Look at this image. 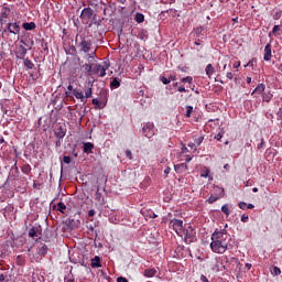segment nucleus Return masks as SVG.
Wrapping results in <instances>:
<instances>
[{"label":"nucleus","instance_id":"f257e3e1","mask_svg":"<svg viewBox=\"0 0 282 282\" xmlns=\"http://www.w3.org/2000/svg\"><path fill=\"white\" fill-rule=\"evenodd\" d=\"M230 239V236L228 232H226V229L220 231H215L212 235V242H210V249L213 252H216L217 254H224L226 250H228V240Z\"/></svg>","mask_w":282,"mask_h":282},{"label":"nucleus","instance_id":"f03ea898","mask_svg":"<svg viewBox=\"0 0 282 282\" xmlns=\"http://www.w3.org/2000/svg\"><path fill=\"white\" fill-rule=\"evenodd\" d=\"M2 34H14V36H19L21 34V22H7L4 26L2 25Z\"/></svg>","mask_w":282,"mask_h":282},{"label":"nucleus","instance_id":"7ed1b4c3","mask_svg":"<svg viewBox=\"0 0 282 282\" xmlns=\"http://www.w3.org/2000/svg\"><path fill=\"white\" fill-rule=\"evenodd\" d=\"M178 235H180V237H183V239L186 243H193V241H195L196 232H195V229H193V227L191 225L184 227L182 232Z\"/></svg>","mask_w":282,"mask_h":282},{"label":"nucleus","instance_id":"20e7f679","mask_svg":"<svg viewBox=\"0 0 282 282\" xmlns=\"http://www.w3.org/2000/svg\"><path fill=\"white\" fill-rule=\"evenodd\" d=\"M94 58H96V51H94L93 53H88L86 55L88 64L82 65L83 69H85V72H88V74L91 73V69H94V64L91 63Z\"/></svg>","mask_w":282,"mask_h":282},{"label":"nucleus","instance_id":"39448f33","mask_svg":"<svg viewBox=\"0 0 282 282\" xmlns=\"http://www.w3.org/2000/svg\"><path fill=\"white\" fill-rule=\"evenodd\" d=\"M142 131L145 138H153V135H155V124L148 122L143 126Z\"/></svg>","mask_w":282,"mask_h":282},{"label":"nucleus","instance_id":"423d86ee","mask_svg":"<svg viewBox=\"0 0 282 282\" xmlns=\"http://www.w3.org/2000/svg\"><path fill=\"white\" fill-rule=\"evenodd\" d=\"M170 226H172L176 234L182 235V231L184 230V221L180 219H172L170 221Z\"/></svg>","mask_w":282,"mask_h":282},{"label":"nucleus","instance_id":"0eeeda50","mask_svg":"<svg viewBox=\"0 0 282 282\" xmlns=\"http://www.w3.org/2000/svg\"><path fill=\"white\" fill-rule=\"evenodd\" d=\"M91 17H94V9L91 8H84L80 14L82 21H85L86 23H89L91 21Z\"/></svg>","mask_w":282,"mask_h":282},{"label":"nucleus","instance_id":"6e6552de","mask_svg":"<svg viewBox=\"0 0 282 282\" xmlns=\"http://www.w3.org/2000/svg\"><path fill=\"white\" fill-rule=\"evenodd\" d=\"M79 46H80V52H84V54H88L89 50H91V42L83 39L82 42L79 43Z\"/></svg>","mask_w":282,"mask_h":282},{"label":"nucleus","instance_id":"1a4fd4ad","mask_svg":"<svg viewBox=\"0 0 282 282\" xmlns=\"http://www.w3.org/2000/svg\"><path fill=\"white\" fill-rule=\"evenodd\" d=\"M263 61H272V44L268 43L264 47Z\"/></svg>","mask_w":282,"mask_h":282},{"label":"nucleus","instance_id":"9d476101","mask_svg":"<svg viewBox=\"0 0 282 282\" xmlns=\"http://www.w3.org/2000/svg\"><path fill=\"white\" fill-rule=\"evenodd\" d=\"M107 69H109V65L107 64L105 66L100 64L96 65V73L99 74L101 78H105V76H107Z\"/></svg>","mask_w":282,"mask_h":282},{"label":"nucleus","instance_id":"9b49d317","mask_svg":"<svg viewBox=\"0 0 282 282\" xmlns=\"http://www.w3.org/2000/svg\"><path fill=\"white\" fill-rule=\"evenodd\" d=\"M174 171L175 173L184 174L188 171V165H186V163L176 164L174 165Z\"/></svg>","mask_w":282,"mask_h":282},{"label":"nucleus","instance_id":"f8f14e48","mask_svg":"<svg viewBox=\"0 0 282 282\" xmlns=\"http://www.w3.org/2000/svg\"><path fill=\"white\" fill-rule=\"evenodd\" d=\"M8 17H10V8H4L1 12V19H0L1 28H3V25L8 23L6 20H3V19H8Z\"/></svg>","mask_w":282,"mask_h":282},{"label":"nucleus","instance_id":"ddd939ff","mask_svg":"<svg viewBox=\"0 0 282 282\" xmlns=\"http://www.w3.org/2000/svg\"><path fill=\"white\" fill-rule=\"evenodd\" d=\"M141 215H143L144 219H155V217H158L151 209H142Z\"/></svg>","mask_w":282,"mask_h":282},{"label":"nucleus","instance_id":"4468645a","mask_svg":"<svg viewBox=\"0 0 282 282\" xmlns=\"http://www.w3.org/2000/svg\"><path fill=\"white\" fill-rule=\"evenodd\" d=\"M73 96H75V98H77V100H80L85 105V94H83V90L75 88L73 90Z\"/></svg>","mask_w":282,"mask_h":282},{"label":"nucleus","instance_id":"2eb2a0df","mask_svg":"<svg viewBox=\"0 0 282 282\" xmlns=\"http://www.w3.org/2000/svg\"><path fill=\"white\" fill-rule=\"evenodd\" d=\"M155 274H158V270H155V268L145 269L143 272V276H147L148 279H152V276H155Z\"/></svg>","mask_w":282,"mask_h":282},{"label":"nucleus","instance_id":"dca6fc26","mask_svg":"<svg viewBox=\"0 0 282 282\" xmlns=\"http://www.w3.org/2000/svg\"><path fill=\"white\" fill-rule=\"evenodd\" d=\"M93 105L96 106L95 109H105V107H107V101L102 102V101L98 100V98H94Z\"/></svg>","mask_w":282,"mask_h":282},{"label":"nucleus","instance_id":"f3484780","mask_svg":"<svg viewBox=\"0 0 282 282\" xmlns=\"http://www.w3.org/2000/svg\"><path fill=\"white\" fill-rule=\"evenodd\" d=\"M265 91V84H259L254 90L251 93V96H254V94H263Z\"/></svg>","mask_w":282,"mask_h":282},{"label":"nucleus","instance_id":"a211bd4d","mask_svg":"<svg viewBox=\"0 0 282 282\" xmlns=\"http://www.w3.org/2000/svg\"><path fill=\"white\" fill-rule=\"evenodd\" d=\"M95 199L98 202L101 206H105L106 202L105 198H102V194L100 193L99 189L95 193Z\"/></svg>","mask_w":282,"mask_h":282},{"label":"nucleus","instance_id":"6ab92c4d","mask_svg":"<svg viewBox=\"0 0 282 282\" xmlns=\"http://www.w3.org/2000/svg\"><path fill=\"white\" fill-rule=\"evenodd\" d=\"M23 30L30 31V30H36V23L34 22H24L22 24Z\"/></svg>","mask_w":282,"mask_h":282},{"label":"nucleus","instance_id":"aec40b11","mask_svg":"<svg viewBox=\"0 0 282 282\" xmlns=\"http://www.w3.org/2000/svg\"><path fill=\"white\" fill-rule=\"evenodd\" d=\"M205 72L208 78H213V74H215V67L213 66V64H208L205 68Z\"/></svg>","mask_w":282,"mask_h":282},{"label":"nucleus","instance_id":"412c9836","mask_svg":"<svg viewBox=\"0 0 282 282\" xmlns=\"http://www.w3.org/2000/svg\"><path fill=\"white\" fill-rule=\"evenodd\" d=\"M94 151V143L86 142L84 143V153H91Z\"/></svg>","mask_w":282,"mask_h":282},{"label":"nucleus","instance_id":"4be33fe9","mask_svg":"<svg viewBox=\"0 0 282 282\" xmlns=\"http://www.w3.org/2000/svg\"><path fill=\"white\" fill-rule=\"evenodd\" d=\"M55 135H56V138H58V140H63L65 138V130H63V127H59L55 131Z\"/></svg>","mask_w":282,"mask_h":282},{"label":"nucleus","instance_id":"5701e85b","mask_svg":"<svg viewBox=\"0 0 282 282\" xmlns=\"http://www.w3.org/2000/svg\"><path fill=\"white\" fill-rule=\"evenodd\" d=\"M37 254H40V257H45V254H47V246L42 245L39 247Z\"/></svg>","mask_w":282,"mask_h":282},{"label":"nucleus","instance_id":"b1692460","mask_svg":"<svg viewBox=\"0 0 282 282\" xmlns=\"http://www.w3.org/2000/svg\"><path fill=\"white\" fill-rule=\"evenodd\" d=\"M272 97H273L272 91L269 90L268 93H264L262 95V100L263 102H270V100H272Z\"/></svg>","mask_w":282,"mask_h":282},{"label":"nucleus","instance_id":"393cba45","mask_svg":"<svg viewBox=\"0 0 282 282\" xmlns=\"http://www.w3.org/2000/svg\"><path fill=\"white\" fill-rule=\"evenodd\" d=\"M279 32H281V25H274L272 32L269 33V36H279Z\"/></svg>","mask_w":282,"mask_h":282},{"label":"nucleus","instance_id":"a878e982","mask_svg":"<svg viewBox=\"0 0 282 282\" xmlns=\"http://www.w3.org/2000/svg\"><path fill=\"white\" fill-rule=\"evenodd\" d=\"M194 32H195L197 39H200L202 36H204V28L203 26L196 28L194 30Z\"/></svg>","mask_w":282,"mask_h":282},{"label":"nucleus","instance_id":"bb28decb","mask_svg":"<svg viewBox=\"0 0 282 282\" xmlns=\"http://www.w3.org/2000/svg\"><path fill=\"white\" fill-rule=\"evenodd\" d=\"M76 279L74 278V274H72V270L69 271L68 274L65 275L64 282H74Z\"/></svg>","mask_w":282,"mask_h":282},{"label":"nucleus","instance_id":"cd10ccee","mask_svg":"<svg viewBox=\"0 0 282 282\" xmlns=\"http://www.w3.org/2000/svg\"><path fill=\"white\" fill-rule=\"evenodd\" d=\"M110 87H115V89H118V87H120V79L118 77H115L110 83Z\"/></svg>","mask_w":282,"mask_h":282},{"label":"nucleus","instance_id":"c85d7f7f","mask_svg":"<svg viewBox=\"0 0 282 282\" xmlns=\"http://www.w3.org/2000/svg\"><path fill=\"white\" fill-rule=\"evenodd\" d=\"M91 268H100V258L95 257V260L91 262Z\"/></svg>","mask_w":282,"mask_h":282},{"label":"nucleus","instance_id":"c756f323","mask_svg":"<svg viewBox=\"0 0 282 282\" xmlns=\"http://www.w3.org/2000/svg\"><path fill=\"white\" fill-rule=\"evenodd\" d=\"M24 66H26L28 69H34V63L30 59H24Z\"/></svg>","mask_w":282,"mask_h":282},{"label":"nucleus","instance_id":"7c9ffc66","mask_svg":"<svg viewBox=\"0 0 282 282\" xmlns=\"http://www.w3.org/2000/svg\"><path fill=\"white\" fill-rule=\"evenodd\" d=\"M135 21H137V23H144V14L137 13L135 14Z\"/></svg>","mask_w":282,"mask_h":282},{"label":"nucleus","instance_id":"2f4dec72","mask_svg":"<svg viewBox=\"0 0 282 282\" xmlns=\"http://www.w3.org/2000/svg\"><path fill=\"white\" fill-rule=\"evenodd\" d=\"M66 209H67V206L64 205L63 202H59V203L57 204V210H59V213H65Z\"/></svg>","mask_w":282,"mask_h":282},{"label":"nucleus","instance_id":"473e14b6","mask_svg":"<svg viewBox=\"0 0 282 282\" xmlns=\"http://www.w3.org/2000/svg\"><path fill=\"white\" fill-rule=\"evenodd\" d=\"M93 94H94V90H91V88H88V89L85 91V95H84L85 102H87V98H91Z\"/></svg>","mask_w":282,"mask_h":282},{"label":"nucleus","instance_id":"72a5a7b5","mask_svg":"<svg viewBox=\"0 0 282 282\" xmlns=\"http://www.w3.org/2000/svg\"><path fill=\"white\" fill-rule=\"evenodd\" d=\"M221 212H223L224 214H226L227 217H228V215H230V208L228 207L227 204L223 205Z\"/></svg>","mask_w":282,"mask_h":282},{"label":"nucleus","instance_id":"f704fd0d","mask_svg":"<svg viewBox=\"0 0 282 282\" xmlns=\"http://www.w3.org/2000/svg\"><path fill=\"white\" fill-rule=\"evenodd\" d=\"M210 170L205 167L204 171L200 173V177H209Z\"/></svg>","mask_w":282,"mask_h":282},{"label":"nucleus","instance_id":"c9c22d12","mask_svg":"<svg viewBox=\"0 0 282 282\" xmlns=\"http://www.w3.org/2000/svg\"><path fill=\"white\" fill-rule=\"evenodd\" d=\"M271 274H273V276H279V274H281V269L279 267H274Z\"/></svg>","mask_w":282,"mask_h":282},{"label":"nucleus","instance_id":"e433bc0d","mask_svg":"<svg viewBox=\"0 0 282 282\" xmlns=\"http://www.w3.org/2000/svg\"><path fill=\"white\" fill-rule=\"evenodd\" d=\"M202 142H204V135L196 138L194 141L196 147H199L202 144Z\"/></svg>","mask_w":282,"mask_h":282},{"label":"nucleus","instance_id":"4c0bfd02","mask_svg":"<svg viewBox=\"0 0 282 282\" xmlns=\"http://www.w3.org/2000/svg\"><path fill=\"white\" fill-rule=\"evenodd\" d=\"M181 80L182 83H188V85L193 84V77L191 76L183 77Z\"/></svg>","mask_w":282,"mask_h":282},{"label":"nucleus","instance_id":"58836bf2","mask_svg":"<svg viewBox=\"0 0 282 282\" xmlns=\"http://www.w3.org/2000/svg\"><path fill=\"white\" fill-rule=\"evenodd\" d=\"M191 113H193V106H186V118H191Z\"/></svg>","mask_w":282,"mask_h":282},{"label":"nucleus","instance_id":"ea45409f","mask_svg":"<svg viewBox=\"0 0 282 282\" xmlns=\"http://www.w3.org/2000/svg\"><path fill=\"white\" fill-rule=\"evenodd\" d=\"M67 90H68V91H66V96H67V97H72V91H74V86L68 85Z\"/></svg>","mask_w":282,"mask_h":282},{"label":"nucleus","instance_id":"a19ab883","mask_svg":"<svg viewBox=\"0 0 282 282\" xmlns=\"http://www.w3.org/2000/svg\"><path fill=\"white\" fill-rule=\"evenodd\" d=\"M238 206L241 210H246V208H248V204H246V202H240Z\"/></svg>","mask_w":282,"mask_h":282},{"label":"nucleus","instance_id":"79ce46f5","mask_svg":"<svg viewBox=\"0 0 282 282\" xmlns=\"http://www.w3.org/2000/svg\"><path fill=\"white\" fill-rule=\"evenodd\" d=\"M217 199H219V197H217V196H210V197L208 198V203H209V204H215V202H217Z\"/></svg>","mask_w":282,"mask_h":282},{"label":"nucleus","instance_id":"37998d69","mask_svg":"<svg viewBox=\"0 0 282 282\" xmlns=\"http://www.w3.org/2000/svg\"><path fill=\"white\" fill-rule=\"evenodd\" d=\"M63 162H64L65 164H70L72 158L65 155V156L63 158Z\"/></svg>","mask_w":282,"mask_h":282},{"label":"nucleus","instance_id":"c03bdc74","mask_svg":"<svg viewBox=\"0 0 282 282\" xmlns=\"http://www.w3.org/2000/svg\"><path fill=\"white\" fill-rule=\"evenodd\" d=\"M224 138V131L218 132V134L215 135V140H221Z\"/></svg>","mask_w":282,"mask_h":282},{"label":"nucleus","instance_id":"a18cd8bd","mask_svg":"<svg viewBox=\"0 0 282 282\" xmlns=\"http://www.w3.org/2000/svg\"><path fill=\"white\" fill-rule=\"evenodd\" d=\"M161 82L163 83V85H169L171 83V79L166 77H161Z\"/></svg>","mask_w":282,"mask_h":282},{"label":"nucleus","instance_id":"49530a36","mask_svg":"<svg viewBox=\"0 0 282 282\" xmlns=\"http://www.w3.org/2000/svg\"><path fill=\"white\" fill-rule=\"evenodd\" d=\"M240 219H241V221H242L243 224H247L249 217H248V215L243 214Z\"/></svg>","mask_w":282,"mask_h":282},{"label":"nucleus","instance_id":"de8ad7c7","mask_svg":"<svg viewBox=\"0 0 282 282\" xmlns=\"http://www.w3.org/2000/svg\"><path fill=\"white\" fill-rule=\"evenodd\" d=\"M126 155L127 158H129V160H133V154L131 153V150H127Z\"/></svg>","mask_w":282,"mask_h":282},{"label":"nucleus","instance_id":"09e8293b","mask_svg":"<svg viewBox=\"0 0 282 282\" xmlns=\"http://www.w3.org/2000/svg\"><path fill=\"white\" fill-rule=\"evenodd\" d=\"M226 77H227L229 80H232V78H235V74L228 72V73L226 74Z\"/></svg>","mask_w":282,"mask_h":282},{"label":"nucleus","instance_id":"8fccbe9b","mask_svg":"<svg viewBox=\"0 0 282 282\" xmlns=\"http://www.w3.org/2000/svg\"><path fill=\"white\" fill-rule=\"evenodd\" d=\"M29 237H36V231L34 229H31L29 231Z\"/></svg>","mask_w":282,"mask_h":282},{"label":"nucleus","instance_id":"3c124183","mask_svg":"<svg viewBox=\"0 0 282 282\" xmlns=\"http://www.w3.org/2000/svg\"><path fill=\"white\" fill-rule=\"evenodd\" d=\"M117 282H129V280H127V278L120 276L117 279Z\"/></svg>","mask_w":282,"mask_h":282},{"label":"nucleus","instance_id":"603ef678","mask_svg":"<svg viewBox=\"0 0 282 282\" xmlns=\"http://www.w3.org/2000/svg\"><path fill=\"white\" fill-rule=\"evenodd\" d=\"M94 215H96V210L95 209H90L88 212V217H94Z\"/></svg>","mask_w":282,"mask_h":282},{"label":"nucleus","instance_id":"864d4df0","mask_svg":"<svg viewBox=\"0 0 282 282\" xmlns=\"http://www.w3.org/2000/svg\"><path fill=\"white\" fill-rule=\"evenodd\" d=\"M188 147H191V149H194V151H197V144L196 143H189Z\"/></svg>","mask_w":282,"mask_h":282},{"label":"nucleus","instance_id":"5fc2aeb1","mask_svg":"<svg viewBox=\"0 0 282 282\" xmlns=\"http://www.w3.org/2000/svg\"><path fill=\"white\" fill-rule=\"evenodd\" d=\"M178 91H180L181 94H185L186 88H185L184 86H181V87H178Z\"/></svg>","mask_w":282,"mask_h":282},{"label":"nucleus","instance_id":"6e6d98bb","mask_svg":"<svg viewBox=\"0 0 282 282\" xmlns=\"http://www.w3.org/2000/svg\"><path fill=\"white\" fill-rule=\"evenodd\" d=\"M238 67H241V62H236V63L234 64V68H235V69H238Z\"/></svg>","mask_w":282,"mask_h":282},{"label":"nucleus","instance_id":"4d7b16f0","mask_svg":"<svg viewBox=\"0 0 282 282\" xmlns=\"http://www.w3.org/2000/svg\"><path fill=\"white\" fill-rule=\"evenodd\" d=\"M200 281L202 282H209L208 278H206V275H200Z\"/></svg>","mask_w":282,"mask_h":282},{"label":"nucleus","instance_id":"13d9d810","mask_svg":"<svg viewBox=\"0 0 282 282\" xmlns=\"http://www.w3.org/2000/svg\"><path fill=\"white\" fill-rule=\"evenodd\" d=\"M169 173H171V167L170 166L165 167L164 175H169Z\"/></svg>","mask_w":282,"mask_h":282},{"label":"nucleus","instance_id":"bf43d9fd","mask_svg":"<svg viewBox=\"0 0 282 282\" xmlns=\"http://www.w3.org/2000/svg\"><path fill=\"white\" fill-rule=\"evenodd\" d=\"M169 80H170V83H171V80H176L175 75H170Z\"/></svg>","mask_w":282,"mask_h":282},{"label":"nucleus","instance_id":"052dcab7","mask_svg":"<svg viewBox=\"0 0 282 282\" xmlns=\"http://www.w3.org/2000/svg\"><path fill=\"white\" fill-rule=\"evenodd\" d=\"M191 160H193V158H191V155H186L185 162H191Z\"/></svg>","mask_w":282,"mask_h":282},{"label":"nucleus","instance_id":"680f3d73","mask_svg":"<svg viewBox=\"0 0 282 282\" xmlns=\"http://www.w3.org/2000/svg\"><path fill=\"white\" fill-rule=\"evenodd\" d=\"M3 281H6V275L0 274V282H3Z\"/></svg>","mask_w":282,"mask_h":282},{"label":"nucleus","instance_id":"e2e57ef3","mask_svg":"<svg viewBox=\"0 0 282 282\" xmlns=\"http://www.w3.org/2000/svg\"><path fill=\"white\" fill-rule=\"evenodd\" d=\"M252 83V77H247V84L250 85Z\"/></svg>","mask_w":282,"mask_h":282},{"label":"nucleus","instance_id":"0e129e2a","mask_svg":"<svg viewBox=\"0 0 282 282\" xmlns=\"http://www.w3.org/2000/svg\"><path fill=\"white\" fill-rule=\"evenodd\" d=\"M22 54H28V48L22 47Z\"/></svg>","mask_w":282,"mask_h":282},{"label":"nucleus","instance_id":"69168bd1","mask_svg":"<svg viewBox=\"0 0 282 282\" xmlns=\"http://www.w3.org/2000/svg\"><path fill=\"white\" fill-rule=\"evenodd\" d=\"M247 208L252 209V208H254V206L252 204H248Z\"/></svg>","mask_w":282,"mask_h":282},{"label":"nucleus","instance_id":"338daca9","mask_svg":"<svg viewBox=\"0 0 282 282\" xmlns=\"http://www.w3.org/2000/svg\"><path fill=\"white\" fill-rule=\"evenodd\" d=\"M252 192H253V193H259V188H258V187H253V188H252Z\"/></svg>","mask_w":282,"mask_h":282},{"label":"nucleus","instance_id":"774afa93","mask_svg":"<svg viewBox=\"0 0 282 282\" xmlns=\"http://www.w3.org/2000/svg\"><path fill=\"white\" fill-rule=\"evenodd\" d=\"M246 268H247L248 270H250V268H252V264L247 263V264H246Z\"/></svg>","mask_w":282,"mask_h":282}]
</instances>
